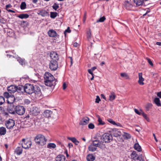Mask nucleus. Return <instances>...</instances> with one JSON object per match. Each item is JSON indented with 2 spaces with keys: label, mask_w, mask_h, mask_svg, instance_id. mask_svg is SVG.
I'll use <instances>...</instances> for the list:
<instances>
[{
  "label": "nucleus",
  "mask_w": 161,
  "mask_h": 161,
  "mask_svg": "<svg viewBox=\"0 0 161 161\" xmlns=\"http://www.w3.org/2000/svg\"><path fill=\"white\" fill-rule=\"evenodd\" d=\"M124 138L126 139H129L131 137L130 135L127 133H125L123 136Z\"/></svg>",
  "instance_id": "obj_43"
},
{
  "label": "nucleus",
  "mask_w": 161,
  "mask_h": 161,
  "mask_svg": "<svg viewBox=\"0 0 161 161\" xmlns=\"http://www.w3.org/2000/svg\"><path fill=\"white\" fill-rule=\"evenodd\" d=\"M65 159V157L63 155H58L56 159V161H64Z\"/></svg>",
  "instance_id": "obj_21"
},
{
  "label": "nucleus",
  "mask_w": 161,
  "mask_h": 161,
  "mask_svg": "<svg viewBox=\"0 0 161 161\" xmlns=\"http://www.w3.org/2000/svg\"><path fill=\"white\" fill-rule=\"evenodd\" d=\"M98 118L97 121L98 122V125H103L105 124V123L103 121L101 118L100 117L99 115H97V116Z\"/></svg>",
  "instance_id": "obj_32"
},
{
  "label": "nucleus",
  "mask_w": 161,
  "mask_h": 161,
  "mask_svg": "<svg viewBox=\"0 0 161 161\" xmlns=\"http://www.w3.org/2000/svg\"><path fill=\"white\" fill-rule=\"evenodd\" d=\"M6 56H7V57L9 58H14L15 57L14 56L11 55L10 54H7L6 55Z\"/></svg>",
  "instance_id": "obj_55"
},
{
  "label": "nucleus",
  "mask_w": 161,
  "mask_h": 161,
  "mask_svg": "<svg viewBox=\"0 0 161 161\" xmlns=\"http://www.w3.org/2000/svg\"><path fill=\"white\" fill-rule=\"evenodd\" d=\"M101 142H100L98 140H95L92 141V144L96 147H100Z\"/></svg>",
  "instance_id": "obj_26"
},
{
  "label": "nucleus",
  "mask_w": 161,
  "mask_h": 161,
  "mask_svg": "<svg viewBox=\"0 0 161 161\" xmlns=\"http://www.w3.org/2000/svg\"><path fill=\"white\" fill-rule=\"evenodd\" d=\"M88 149L89 151L92 152H94L96 150L97 147L94 146L92 144H91L88 147Z\"/></svg>",
  "instance_id": "obj_31"
},
{
  "label": "nucleus",
  "mask_w": 161,
  "mask_h": 161,
  "mask_svg": "<svg viewBox=\"0 0 161 161\" xmlns=\"http://www.w3.org/2000/svg\"><path fill=\"white\" fill-rule=\"evenodd\" d=\"M20 7L21 9H24L26 8V4L25 2H23L21 3Z\"/></svg>",
  "instance_id": "obj_42"
},
{
  "label": "nucleus",
  "mask_w": 161,
  "mask_h": 161,
  "mask_svg": "<svg viewBox=\"0 0 161 161\" xmlns=\"http://www.w3.org/2000/svg\"><path fill=\"white\" fill-rule=\"evenodd\" d=\"M20 144L22 145V147L25 149L30 148L32 144L31 141L25 139H22V141L20 142Z\"/></svg>",
  "instance_id": "obj_5"
},
{
  "label": "nucleus",
  "mask_w": 161,
  "mask_h": 161,
  "mask_svg": "<svg viewBox=\"0 0 161 161\" xmlns=\"http://www.w3.org/2000/svg\"><path fill=\"white\" fill-rule=\"evenodd\" d=\"M29 15L27 14H22L17 16V17H19L21 19H27L29 17Z\"/></svg>",
  "instance_id": "obj_28"
},
{
  "label": "nucleus",
  "mask_w": 161,
  "mask_h": 161,
  "mask_svg": "<svg viewBox=\"0 0 161 161\" xmlns=\"http://www.w3.org/2000/svg\"><path fill=\"white\" fill-rule=\"evenodd\" d=\"M16 91L18 93H23L24 91L25 92V86L19 85L18 86H16Z\"/></svg>",
  "instance_id": "obj_18"
},
{
  "label": "nucleus",
  "mask_w": 161,
  "mask_h": 161,
  "mask_svg": "<svg viewBox=\"0 0 161 161\" xmlns=\"http://www.w3.org/2000/svg\"><path fill=\"white\" fill-rule=\"evenodd\" d=\"M57 61L56 60H51L49 63V68L53 71L56 70L58 68Z\"/></svg>",
  "instance_id": "obj_9"
},
{
  "label": "nucleus",
  "mask_w": 161,
  "mask_h": 161,
  "mask_svg": "<svg viewBox=\"0 0 161 161\" xmlns=\"http://www.w3.org/2000/svg\"><path fill=\"white\" fill-rule=\"evenodd\" d=\"M120 75L123 77L125 78L126 79H129V76L127 74L125 73H122L120 74Z\"/></svg>",
  "instance_id": "obj_40"
},
{
  "label": "nucleus",
  "mask_w": 161,
  "mask_h": 161,
  "mask_svg": "<svg viewBox=\"0 0 161 161\" xmlns=\"http://www.w3.org/2000/svg\"><path fill=\"white\" fill-rule=\"evenodd\" d=\"M68 139L71 141L75 143L76 145H77L79 142L75 137H68Z\"/></svg>",
  "instance_id": "obj_25"
},
{
  "label": "nucleus",
  "mask_w": 161,
  "mask_h": 161,
  "mask_svg": "<svg viewBox=\"0 0 161 161\" xmlns=\"http://www.w3.org/2000/svg\"><path fill=\"white\" fill-rule=\"evenodd\" d=\"M7 90L10 93H14L17 91L16 86L11 85L8 87Z\"/></svg>",
  "instance_id": "obj_11"
},
{
  "label": "nucleus",
  "mask_w": 161,
  "mask_h": 161,
  "mask_svg": "<svg viewBox=\"0 0 161 161\" xmlns=\"http://www.w3.org/2000/svg\"><path fill=\"white\" fill-rule=\"evenodd\" d=\"M134 2L136 6L142 5L143 3V0H134Z\"/></svg>",
  "instance_id": "obj_23"
},
{
  "label": "nucleus",
  "mask_w": 161,
  "mask_h": 161,
  "mask_svg": "<svg viewBox=\"0 0 161 161\" xmlns=\"http://www.w3.org/2000/svg\"><path fill=\"white\" fill-rule=\"evenodd\" d=\"M100 100H101L99 97L98 96H97L96 99L95 103H98Z\"/></svg>",
  "instance_id": "obj_54"
},
{
  "label": "nucleus",
  "mask_w": 161,
  "mask_h": 161,
  "mask_svg": "<svg viewBox=\"0 0 161 161\" xmlns=\"http://www.w3.org/2000/svg\"><path fill=\"white\" fill-rule=\"evenodd\" d=\"M97 68L96 67H92L91 69H90L92 70V71H93L94 70L96 69Z\"/></svg>",
  "instance_id": "obj_63"
},
{
  "label": "nucleus",
  "mask_w": 161,
  "mask_h": 161,
  "mask_svg": "<svg viewBox=\"0 0 161 161\" xmlns=\"http://www.w3.org/2000/svg\"><path fill=\"white\" fill-rule=\"evenodd\" d=\"M88 71L92 76V77L90 78L91 80H92L94 79V74L93 73V71H92L90 69H88Z\"/></svg>",
  "instance_id": "obj_44"
},
{
  "label": "nucleus",
  "mask_w": 161,
  "mask_h": 161,
  "mask_svg": "<svg viewBox=\"0 0 161 161\" xmlns=\"http://www.w3.org/2000/svg\"><path fill=\"white\" fill-rule=\"evenodd\" d=\"M48 35L49 36L52 37H55L56 36H59V35H57V33L54 30L51 29L49 30L47 32Z\"/></svg>",
  "instance_id": "obj_14"
},
{
  "label": "nucleus",
  "mask_w": 161,
  "mask_h": 161,
  "mask_svg": "<svg viewBox=\"0 0 161 161\" xmlns=\"http://www.w3.org/2000/svg\"><path fill=\"white\" fill-rule=\"evenodd\" d=\"M107 120L110 123L114 125H117L118 126H119L121 125L119 123H118V124H117L112 119H108Z\"/></svg>",
  "instance_id": "obj_36"
},
{
  "label": "nucleus",
  "mask_w": 161,
  "mask_h": 161,
  "mask_svg": "<svg viewBox=\"0 0 161 161\" xmlns=\"http://www.w3.org/2000/svg\"><path fill=\"white\" fill-rule=\"evenodd\" d=\"M6 128L9 129H12L15 125V121L12 119H9L5 122Z\"/></svg>",
  "instance_id": "obj_8"
},
{
  "label": "nucleus",
  "mask_w": 161,
  "mask_h": 161,
  "mask_svg": "<svg viewBox=\"0 0 161 161\" xmlns=\"http://www.w3.org/2000/svg\"><path fill=\"white\" fill-rule=\"evenodd\" d=\"M56 147V145L53 143H50L47 145V147L49 148H54Z\"/></svg>",
  "instance_id": "obj_38"
},
{
  "label": "nucleus",
  "mask_w": 161,
  "mask_h": 161,
  "mask_svg": "<svg viewBox=\"0 0 161 161\" xmlns=\"http://www.w3.org/2000/svg\"><path fill=\"white\" fill-rule=\"evenodd\" d=\"M58 13L56 12H51L50 13V17L53 19L55 18L57 15Z\"/></svg>",
  "instance_id": "obj_39"
},
{
  "label": "nucleus",
  "mask_w": 161,
  "mask_h": 161,
  "mask_svg": "<svg viewBox=\"0 0 161 161\" xmlns=\"http://www.w3.org/2000/svg\"><path fill=\"white\" fill-rule=\"evenodd\" d=\"M153 104L151 103H148L145 105L146 110L147 111H148L149 109L152 108Z\"/></svg>",
  "instance_id": "obj_35"
},
{
  "label": "nucleus",
  "mask_w": 161,
  "mask_h": 161,
  "mask_svg": "<svg viewBox=\"0 0 161 161\" xmlns=\"http://www.w3.org/2000/svg\"><path fill=\"white\" fill-rule=\"evenodd\" d=\"M35 141L37 144L42 146L46 144L47 139L43 135L39 134L36 136Z\"/></svg>",
  "instance_id": "obj_2"
},
{
  "label": "nucleus",
  "mask_w": 161,
  "mask_h": 161,
  "mask_svg": "<svg viewBox=\"0 0 161 161\" xmlns=\"http://www.w3.org/2000/svg\"><path fill=\"white\" fill-rule=\"evenodd\" d=\"M88 127L89 129H92L94 128L95 126L93 124L90 123L88 125Z\"/></svg>",
  "instance_id": "obj_48"
},
{
  "label": "nucleus",
  "mask_w": 161,
  "mask_h": 161,
  "mask_svg": "<svg viewBox=\"0 0 161 161\" xmlns=\"http://www.w3.org/2000/svg\"><path fill=\"white\" fill-rule=\"evenodd\" d=\"M71 30L70 29L69 27H68L67 29H66L64 32V34L65 36H66V33L68 32L69 33L71 32Z\"/></svg>",
  "instance_id": "obj_50"
},
{
  "label": "nucleus",
  "mask_w": 161,
  "mask_h": 161,
  "mask_svg": "<svg viewBox=\"0 0 161 161\" xmlns=\"http://www.w3.org/2000/svg\"><path fill=\"white\" fill-rule=\"evenodd\" d=\"M34 86L29 84H26L25 86V92L30 94L33 93Z\"/></svg>",
  "instance_id": "obj_7"
},
{
  "label": "nucleus",
  "mask_w": 161,
  "mask_h": 161,
  "mask_svg": "<svg viewBox=\"0 0 161 161\" xmlns=\"http://www.w3.org/2000/svg\"><path fill=\"white\" fill-rule=\"evenodd\" d=\"M153 136H154V138L156 142H158V140L156 138V136H155V134L154 133L153 134Z\"/></svg>",
  "instance_id": "obj_60"
},
{
  "label": "nucleus",
  "mask_w": 161,
  "mask_h": 161,
  "mask_svg": "<svg viewBox=\"0 0 161 161\" xmlns=\"http://www.w3.org/2000/svg\"><path fill=\"white\" fill-rule=\"evenodd\" d=\"M5 102V99L4 97L0 96V105L3 104Z\"/></svg>",
  "instance_id": "obj_45"
},
{
  "label": "nucleus",
  "mask_w": 161,
  "mask_h": 161,
  "mask_svg": "<svg viewBox=\"0 0 161 161\" xmlns=\"http://www.w3.org/2000/svg\"><path fill=\"white\" fill-rule=\"evenodd\" d=\"M17 61L19 62V63L21 64L22 65H24L25 64V60L20 58L19 57L18 58H16Z\"/></svg>",
  "instance_id": "obj_37"
},
{
  "label": "nucleus",
  "mask_w": 161,
  "mask_h": 161,
  "mask_svg": "<svg viewBox=\"0 0 161 161\" xmlns=\"http://www.w3.org/2000/svg\"><path fill=\"white\" fill-rule=\"evenodd\" d=\"M37 14L38 15H40L42 17H45L49 15L48 13L45 10H39Z\"/></svg>",
  "instance_id": "obj_15"
},
{
  "label": "nucleus",
  "mask_w": 161,
  "mask_h": 161,
  "mask_svg": "<svg viewBox=\"0 0 161 161\" xmlns=\"http://www.w3.org/2000/svg\"><path fill=\"white\" fill-rule=\"evenodd\" d=\"M112 133L114 136L117 137L120 136L121 135V133L118 130L115 129L112 131Z\"/></svg>",
  "instance_id": "obj_19"
},
{
  "label": "nucleus",
  "mask_w": 161,
  "mask_h": 161,
  "mask_svg": "<svg viewBox=\"0 0 161 161\" xmlns=\"http://www.w3.org/2000/svg\"><path fill=\"white\" fill-rule=\"evenodd\" d=\"M112 135L109 133L104 134L101 137L102 141L105 143L110 142L112 141Z\"/></svg>",
  "instance_id": "obj_4"
},
{
  "label": "nucleus",
  "mask_w": 161,
  "mask_h": 161,
  "mask_svg": "<svg viewBox=\"0 0 161 161\" xmlns=\"http://www.w3.org/2000/svg\"><path fill=\"white\" fill-rule=\"evenodd\" d=\"M52 112L50 110H47L44 111L43 115L46 118H49L52 114Z\"/></svg>",
  "instance_id": "obj_20"
},
{
  "label": "nucleus",
  "mask_w": 161,
  "mask_h": 161,
  "mask_svg": "<svg viewBox=\"0 0 161 161\" xmlns=\"http://www.w3.org/2000/svg\"><path fill=\"white\" fill-rule=\"evenodd\" d=\"M39 112L40 110L37 107H34L31 108L30 114L33 115H36L39 113Z\"/></svg>",
  "instance_id": "obj_10"
},
{
  "label": "nucleus",
  "mask_w": 161,
  "mask_h": 161,
  "mask_svg": "<svg viewBox=\"0 0 161 161\" xmlns=\"http://www.w3.org/2000/svg\"><path fill=\"white\" fill-rule=\"evenodd\" d=\"M67 87L66 84L65 83H63V89L65 90Z\"/></svg>",
  "instance_id": "obj_57"
},
{
  "label": "nucleus",
  "mask_w": 161,
  "mask_h": 161,
  "mask_svg": "<svg viewBox=\"0 0 161 161\" xmlns=\"http://www.w3.org/2000/svg\"><path fill=\"white\" fill-rule=\"evenodd\" d=\"M78 43L75 42L74 43V46L75 47H77L78 46Z\"/></svg>",
  "instance_id": "obj_62"
},
{
  "label": "nucleus",
  "mask_w": 161,
  "mask_h": 161,
  "mask_svg": "<svg viewBox=\"0 0 161 161\" xmlns=\"http://www.w3.org/2000/svg\"><path fill=\"white\" fill-rule=\"evenodd\" d=\"M134 149L138 152H141L142 150L141 147L138 143H135L134 146Z\"/></svg>",
  "instance_id": "obj_30"
},
{
  "label": "nucleus",
  "mask_w": 161,
  "mask_h": 161,
  "mask_svg": "<svg viewBox=\"0 0 161 161\" xmlns=\"http://www.w3.org/2000/svg\"><path fill=\"white\" fill-rule=\"evenodd\" d=\"M146 59H147V61L148 62V63H149V64L151 66H153V63L152 62L151 60L149 58H146Z\"/></svg>",
  "instance_id": "obj_53"
},
{
  "label": "nucleus",
  "mask_w": 161,
  "mask_h": 161,
  "mask_svg": "<svg viewBox=\"0 0 161 161\" xmlns=\"http://www.w3.org/2000/svg\"><path fill=\"white\" fill-rule=\"evenodd\" d=\"M12 7V6L10 4L7 5L6 6V9L7 10V9H8V8H11Z\"/></svg>",
  "instance_id": "obj_56"
},
{
  "label": "nucleus",
  "mask_w": 161,
  "mask_h": 161,
  "mask_svg": "<svg viewBox=\"0 0 161 161\" xmlns=\"http://www.w3.org/2000/svg\"><path fill=\"white\" fill-rule=\"evenodd\" d=\"M44 77L46 85L49 86L55 85V83H54L55 78L51 74L48 72H46Z\"/></svg>",
  "instance_id": "obj_1"
},
{
  "label": "nucleus",
  "mask_w": 161,
  "mask_h": 161,
  "mask_svg": "<svg viewBox=\"0 0 161 161\" xmlns=\"http://www.w3.org/2000/svg\"><path fill=\"white\" fill-rule=\"evenodd\" d=\"M145 118V119L148 121H149V119L147 116V115L145 114L143 112L142 113V115Z\"/></svg>",
  "instance_id": "obj_46"
},
{
  "label": "nucleus",
  "mask_w": 161,
  "mask_h": 161,
  "mask_svg": "<svg viewBox=\"0 0 161 161\" xmlns=\"http://www.w3.org/2000/svg\"><path fill=\"white\" fill-rule=\"evenodd\" d=\"M157 96L161 98V91L158 93L157 94Z\"/></svg>",
  "instance_id": "obj_58"
},
{
  "label": "nucleus",
  "mask_w": 161,
  "mask_h": 161,
  "mask_svg": "<svg viewBox=\"0 0 161 161\" xmlns=\"http://www.w3.org/2000/svg\"><path fill=\"white\" fill-rule=\"evenodd\" d=\"M106 19V18L105 16H103L102 17H101L99 19H98L97 21V23L98 22H103Z\"/></svg>",
  "instance_id": "obj_41"
},
{
  "label": "nucleus",
  "mask_w": 161,
  "mask_h": 161,
  "mask_svg": "<svg viewBox=\"0 0 161 161\" xmlns=\"http://www.w3.org/2000/svg\"><path fill=\"white\" fill-rule=\"evenodd\" d=\"M139 80L138 82L141 85H143L144 84L143 81H144V79L142 77V73H139L138 74Z\"/></svg>",
  "instance_id": "obj_16"
},
{
  "label": "nucleus",
  "mask_w": 161,
  "mask_h": 161,
  "mask_svg": "<svg viewBox=\"0 0 161 161\" xmlns=\"http://www.w3.org/2000/svg\"><path fill=\"white\" fill-rule=\"evenodd\" d=\"M59 7L58 4L55 3H54V5L52 6L53 8L55 10H56L59 8Z\"/></svg>",
  "instance_id": "obj_47"
},
{
  "label": "nucleus",
  "mask_w": 161,
  "mask_h": 161,
  "mask_svg": "<svg viewBox=\"0 0 161 161\" xmlns=\"http://www.w3.org/2000/svg\"><path fill=\"white\" fill-rule=\"evenodd\" d=\"M50 56L51 58V60H56L57 61L58 59V56L56 52H53L51 53Z\"/></svg>",
  "instance_id": "obj_12"
},
{
  "label": "nucleus",
  "mask_w": 161,
  "mask_h": 161,
  "mask_svg": "<svg viewBox=\"0 0 161 161\" xmlns=\"http://www.w3.org/2000/svg\"><path fill=\"white\" fill-rule=\"evenodd\" d=\"M154 102L158 106H161V104L160 102V101L159 98L158 97H156L155 98L154 100Z\"/></svg>",
  "instance_id": "obj_33"
},
{
  "label": "nucleus",
  "mask_w": 161,
  "mask_h": 161,
  "mask_svg": "<svg viewBox=\"0 0 161 161\" xmlns=\"http://www.w3.org/2000/svg\"><path fill=\"white\" fill-rule=\"evenodd\" d=\"M68 146L70 148L71 147H73V145L72 143H69L68 144Z\"/></svg>",
  "instance_id": "obj_61"
},
{
  "label": "nucleus",
  "mask_w": 161,
  "mask_h": 161,
  "mask_svg": "<svg viewBox=\"0 0 161 161\" xmlns=\"http://www.w3.org/2000/svg\"><path fill=\"white\" fill-rule=\"evenodd\" d=\"M6 133V130L5 127H0V135H4Z\"/></svg>",
  "instance_id": "obj_29"
},
{
  "label": "nucleus",
  "mask_w": 161,
  "mask_h": 161,
  "mask_svg": "<svg viewBox=\"0 0 161 161\" xmlns=\"http://www.w3.org/2000/svg\"><path fill=\"white\" fill-rule=\"evenodd\" d=\"M22 148V147H17L15 151V153L18 155L22 154L23 151Z\"/></svg>",
  "instance_id": "obj_22"
},
{
  "label": "nucleus",
  "mask_w": 161,
  "mask_h": 161,
  "mask_svg": "<svg viewBox=\"0 0 161 161\" xmlns=\"http://www.w3.org/2000/svg\"><path fill=\"white\" fill-rule=\"evenodd\" d=\"M134 111L136 114L139 115H141L142 114V113L143 112V111H141L140 112H139L137 109H135Z\"/></svg>",
  "instance_id": "obj_52"
},
{
  "label": "nucleus",
  "mask_w": 161,
  "mask_h": 161,
  "mask_svg": "<svg viewBox=\"0 0 161 161\" xmlns=\"http://www.w3.org/2000/svg\"><path fill=\"white\" fill-rule=\"evenodd\" d=\"M15 111L17 114L21 115L25 113V108L23 106L18 105L15 108Z\"/></svg>",
  "instance_id": "obj_6"
},
{
  "label": "nucleus",
  "mask_w": 161,
  "mask_h": 161,
  "mask_svg": "<svg viewBox=\"0 0 161 161\" xmlns=\"http://www.w3.org/2000/svg\"><path fill=\"white\" fill-rule=\"evenodd\" d=\"M95 158V157L92 154H88L86 156V159L88 161H93Z\"/></svg>",
  "instance_id": "obj_24"
},
{
  "label": "nucleus",
  "mask_w": 161,
  "mask_h": 161,
  "mask_svg": "<svg viewBox=\"0 0 161 161\" xmlns=\"http://www.w3.org/2000/svg\"><path fill=\"white\" fill-rule=\"evenodd\" d=\"M115 97L116 95L115 93L113 92H111L109 96V100L112 101L115 99Z\"/></svg>",
  "instance_id": "obj_27"
},
{
  "label": "nucleus",
  "mask_w": 161,
  "mask_h": 161,
  "mask_svg": "<svg viewBox=\"0 0 161 161\" xmlns=\"http://www.w3.org/2000/svg\"><path fill=\"white\" fill-rule=\"evenodd\" d=\"M15 99L14 95L13 94H9V98L7 101L8 103L11 104L13 103Z\"/></svg>",
  "instance_id": "obj_17"
},
{
  "label": "nucleus",
  "mask_w": 161,
  "mask_h": 161,
  "mask_svg": "<svg viewBox=\"0 0 161 161\" xmlns=\"http://www.w3.org/2000/svg\"><path fill=\"white\" fill-rule=\"evenodd\" d=\"M91 32L90 30H89L87 32V38L88 39H90L91 37Z\"/></svg>",
  "instance_id": "obj_51"
},
{
  "label": "nucleus",
  "mask_w": 161,
  "mask_h": 161,
  "mask_svg": "<svg viewBox=\"0 0 161 161\" xmlns=\"http://www.w3.org/2000/svg\"><path fill=\"white\" fill-rule=\"evenodd\" d=\"M33 93H34L35 95V97L37 99H41L43 97V95L42 94L41 88L40 87L37 85H35L34 86Z\"/></svg>",
  "instance_id": "obj_3"
},
{
  "label": "nucleus",
  "mask_w": 161,
  "mask_h": 161,
  "mask_svg": "<svg viewBox=\"0 0 161 161\" xmlns=\"http://www.w3.org/2000/svg\"><path fill=\"white\" fill-rule=\"evenodd\" d=\"M131 157L134 159H138V155L136 151H134L132 152L131 154Z\"/></svg>",
  "instance_id": "obj_34"
},
{
  "label": "nucleus",
  "mask_w": 161,
  "mask_h": 161,
  "mask_svg": "<svg viewBox=\"0 0 161 161\" xmlns=\"http://www.w3.org/2000/svg\"><path fill=\"white\" fill-rule=\"evenodd\" d=\"M3 96L8 99L9 97V94L8 92H5L3 93Z\"/></svg>",
  "instance_id": "obj_49"
},
{
  "label": "nucleus",
  "mask_w": 161,
  "mask_h": 161,
  "mask_svg": "<svg viewBox=\"0 0 161 161\" xmlns=\"http://www.w3.org/2000/svg\"><path fill=\"white\" fill-rule=\"evenodd\" d=\"M89 122V118L86 117L80 120L79 124L81 125H86Z\"/></svg>",
  "instance_id": "obj_13"
},
{
  "label": "nucleus",
  "mask_w": 161,
  "mask_h": 161,
  "mask_svg": "<svg viewBox=\"0 0 161 161\" xmlns=\"http://www.w3.org/2000/svg\"><path fill=\"white\" fill-rule=\"evenodd\" d=\"M7 11L9 12H12L13 13H14L15 12L14 11L10 9H7Z\"/></svg>",
  "instance_id": "obj_59"
},
{
  "label": "nucleus",
  "mask_w": 161,
  "mask_h": 161,
  "mask_svg": "<svg viewBox=\"0 0 161 161\" xmlns=\"http://www.w3.org/2000/svg\"><path fill=\"white\" fill-rule=\"evenodd\" d=\"M156 44L158 46H161V42H157L156 43Z\"/></svg>",
  "instance_id": "obj_64"
}]
</instances>
